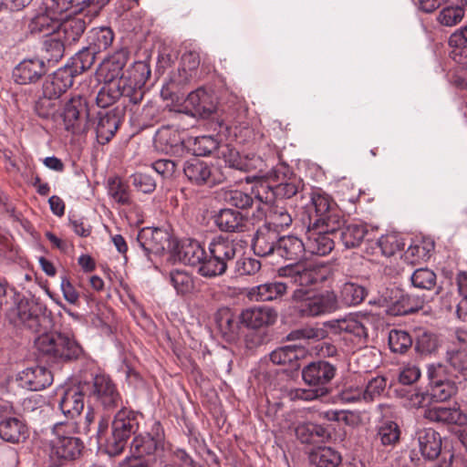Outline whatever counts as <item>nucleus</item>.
<instances>
[{
	"label": "nucleus",
	"instance_id": "nucleus-44",
	"mask_svg": "<svg viewBox=\"0 0 467 467\" xmlns=\"http://www.w3.org/2000/svg\"><path fill=\"white\" fill-rule=\"evenodd\" d=\"M168 280L178 296H186L194 291V277L185 270H171L168 275Z\"/></svg>",
	"mask_w": 467,
	"mask_h": 467
},
{
	"label": "nucleus",
	"instance_id": "nucleus-55",
	"mask_svg": "<svg viewBox=\"0 0 467 467\" xmlns=\"http://www.w3.org/2000/svg\"><path fill=\"white\" fill-rule=\"evenodd\" d=\"M436 274L429 268H419L410 276L412 285L423 290L433 289L436 285Z\"/></svg>",
	"mask_w": 467,
	"mask_h": 467
},
{
	"label": "nucleus",
	"instance_id": "nucleus-45",
	"mask_svg": "<svg viewBox=\"0 0 467 467\" xmlns=\"http://www.w3.org/2000/svg\"><path fill=\"white\" fill-rule=\"evenodd\" d=\"M310 460L317 467H338L342 456L337 450L328 447H319L310 454Z\"/></svg>",
	"mask_w": 467,
	"mask_h": 467
},
{
	"label": "nucleus",
	"instance_id": "nucleus-19",
	"mask_svg": "<svg viewBox=\"0 0 467 467\" xmlns=\"http://www.w3.org/2000/svg\"><path fill=\"white\" fill-rule=\"evenodd\" d=\"M55 0H44V11L36 15L29 23V31L34 35H44L45 37L57 32L58 21L62 19L63 12L51 6Z\"/></svg>",
	"mask_w": 467,
	"mask_h": 467
},
{
	"label": "nucleus",
	"instance_id": "nucleus-24",
	"mask_svg": "<svg viewBox=\"0 0 467 467\" xmlns=\"http://www.w3.org/2000/svg\"><path fill=\"white\" fill-rule=\"evenodd\" d=\"M88 115L87 99L78 94L71 96L63 109V120L67 130H75Z\"/></svg>",
	"mask_w": 467,
	"mask_h": 467
},
{
	"label": "nucleus",
	"instance_id": "nucleus-63",
	"mask_svg": "<svg viewBox=\"0 0 467 467\" xmlns=\"http://www.w3.org/2000/svg\"><path fill=\"white\" fill-rule=\"evenodd\" d=\"M261 262L252 257H240L234 263V272L239 275H253L261 269Z\"/></svg>",
	"mask_w": 467,
	"mask_h": 467
},
{
	"label": "nucleus",
	"instance_id": "nucleus-32",
	"mask_svg": "<svg viewBox=\"0 0 467 467\" xmlns=\"http://www.w3.org/2000/svg\"><path fill=\"white\" fill-rule=\"evenodd\" d=\"M154 144L156 149L161 152L175 153L182 144V138L175 126L166 125L156 131Z\"/></svg>",
	"mask_w": 467,
	"mask_h": 467
},
{
	"label": "nucleus",
	"instance_id": "nucleus-23",
	"mask_svg": "<svg viewBox=\"0 0 467 467\" xmlns=\"http://www.w3.org/2000/svg\"><path fill=\"white\" fill-rule=\"evenodd\" d=\"M124 117V109L115 108L108 111H99L96 127L99 143L109 142L119 129Z\"/></svg>",
	"mask_w": 467,
	"mask_h": 467
},
{
	"label": "nucleus",
	"instance_id": "nucleus-40",
	"mask_svg": "<svg viewBox=\"0 0 467 467\" xmlns=\"http://www.w3.org/2000/svg\"><path fill=\"white\" fill-rule=\"evenodd\" d=\"M425 418L447 424L464 425L467 423V415L460 408H447L443 406L433 407L425 411Z\"/></svg>",
	"mask_w": 467,
	"mask_h": 467
},
{
	"label": "nucleus",
	"instance_id": "nucleus-13",
	"mask_svg": "<svg viewBox=\"0 0 467 467\" xmlns=\"http://www.w3.org/2000/svg\"><path fill=\"white\" fill-rule=\"evenodd\" d=\"M183 172L189 182L197 186L213 187L226 179L219 168L195 157L184 162Z\"/></svg>",
	"mask_w": 467,
	"mask_h": 467
},
{
	"label": "nucleus",
	"instance_id": "nucleus-26",
	"mask_svg": "<svg viewBox=\"0 0 467 467\" xmlns=\"http://www.w3.org/2000/svg\"><path fill=\"white\" fill-rule=\"evenodd\" d=\"M20 385L32 391H38L50 386L53 375L49 369L43 366H36L24 369L18 374Z\"/></svg>",
	"mask_w": 467,
	"mask_h": 467
},
{
	"label": "nucleus",
	"instance_id": "nucleus-6",
	"mask_svg": "<svg viewBox=\"0 0 467 467\" xmlns=\"http://www.w3.org/2000/svg\"><path fill=\"white\" fill-rule=\"evenodd\" d=\"M36 349L56 362H72L83 354V348L73 336L61 332H49L35 339Z\"/></svg>",
	"mask_w": 467,
	"mask_h": 467
},
{
	"label": "nucleus",
	"instance_id": "nucleus-27",
	"mask_svg": "<svg viewBox=\"0 0 467 467\" xmlns=\"http://www.w3.org/2000/svg\"><path fill=\"white\" fill-rule=\"evenodd\" d=\"M73 85L70 68L61 67L48 77L43 84V95L57 99Z\"/></svg>",
	"mask_w": 467,
	"mask_h": 467
},
{
	"label": "nucleus",
	"instance_id": "nucleus-11",
	"mask_svg": "<svg viewBox=\"0 0 467 467\" xmlns=\"http://www.w3.org/2000/svg\"><path fill=\"white\" fill-rule=\"evenodd\" d=\"M369 317L367 315L350 314L344 318L331 319L323 323L324 327L335 335L345 334L354 344L363 346L368 337L367 325Z\"/></svg>",
	"mask_w": 467,
	"mask_h": 467
},
{
	"label": "nucleus",
	"instance_id": "nucleus-62",
	"mask_svg": "<svg viewBox=\"0 0 467 467\" xmlns=\"http://www.w3.org/2000/svg\"><path fill=\"white\" fill-rule=\"evenodd\" d=\"M386 384L384 377L378 376L369 379L366 387L363 388L364 401L370 402L379 397L385 390Z\"/></svg>",
	"mask_w": 467,
	"mask_h": 467
},
{
	"label": "nucleus",
	"instance_id": "nucleus-51",
	"mask_svg": "<svg viewBox=\"0 0 467 467\" xmlns=\"http://www.w3.org/2000/svg\"><path fill=\"white\" fill-rule=\"evenodd\" d=\"M267 222L265 224H270V227L278 231L291 225L292 215L287 209L278 203L273 204L266 215Z\"/></svg>",
	"mask_w": 467,
	"mask_h": 467
},
{
	"label": "nucleus",
	"instance_id": "nucleus-16",
	"mask_svg": "<svg viewBox=\"0 0 467 467\" xmlns=\"http://www.w3.org/2000/svg\"><path fill=\"white\" fill-rule=\"evenodd\" d=\"M446 368L441 363L430 364L427 368L429 395L432 402H442L449 400L457 391L454 381L446 379Z\"/></svg>",
	"mask_w": 467,
	"mask_h": 467
},
{
	"label": "nucleus",
	"instance_id": "nucleus-5",
	"mask_svg": "<svg viewBox=\"0 0 467 467\" xmlns=\"http://www.w3.org/2000/svg\"><path fill=\"white\" fill-rule=\"evenodd\" d=\"M143 414L130 408L120 406L113 417L110 435L106 439L105 451L110 457L120 455L128 441L140 429Z\"/></svg>",
	"mask_w": 467,
	"mask_h": 467
},
{
	"label": "nucleus",
	"instance_id": "nucleus-4",
	"mask_svg": "<svg viewBox=\"0 0 467 467\" xmlns=\"http://www.w3.org/2000/svg\"><path fill=\"white\" fill-rule=\"evenodd\" d=\"M328 274L329 270L326 265L311 262L289 264L277 269L279 277L289 279L293 285L297 286L291 295V301L294 304L295 312L299 317L303 318L298 311L299 303L294 299L296 292L301 289L311 295L320 294L321 291L316 292L307 287L324 283L327 281Z\"/></svg>",
	"mask_w": 467,
	"mask_h": 467
},
{
	"label": "nucleus",
	"instance_id": "nucleus-10",
	"mask_svg": "<svg viewBox=\"0 0 467 467\" xmlns=\"http://www.w3.org/2000/svg\"><path fill=\"white\" fill-rule=\"evenodd\" d=\"M310 200L309 209L314 210V214L309 215L308 223L321 225L327 231L338 230L343 218L333 199L321 189H316L311 192Z\"/></svg>",
	"mask_w": 467,
	"mask_h": 467
},
{
	"label": "nucleus",
	"instance_id": "nucleus-50",
	"mask_svg": "<svg viewBox=\"0 0 467 467\" xmlns=\"http://www.w3.org/2000/svg\"><path fill=\"white\" fill-rule=\"evenodd\" d=\"M96 54L90 47H87L79 50L71 59V65L66 66L64 68H70L72 78L75 75L89 69L95 62Z\"/></svg>",
	"mask_w": 467,
	"mask_h": 467
},
{
	"label": "nucleus",
	"instance_id": "nucleus-20",
	"mask_svg": "<svg viewBox=\"0 0 467 467\" xmlns=\"http://www.w3.org/2000/svg\"><path fill=\"white\" fill-rule=\"evenodd\" d=\"M337 236V230L327 231L321 225L308 223L306 231V251L311 254L326 255L334 248V238Z\"/></svg>",
	"mask_w": 467,
	"mask_h": 467
},
{
	"label": "nucleus",
	"instance_id": "nucleus-42",
	"mask_svg": "<svg viewBox=\"0 0 467 467\" xmlns=\"http://www.w3.org/2000/svg\"><path fill=\"white\" fill-rule=\"evenodd\" d=\"M87 27V22L78 16L70 17L57 26V34L63 39L67 46H70L79 40Z\"/></svg>",
	"mask_w": 467,
	"mask_h": 467
},
{
	"label": "nucleus",
	"instance_id": "nucleus-9",
	"mask_svg": "<svg viewBox=\"0 0 467 467\" xmlns=\"http://www.w3.org/2000/svg\"><path fill=\"white\" fill-rule=\"evenodd\" d=\"M81 389L103 410L113 411L122 406L117 385L106 374H96L90 380L81 381Z\"/></svg>",
	"mask_w": 467,
	"mask_h": 467
},
{
	"label": "nucleus",
	"instance_id": "nucleus-18",
	"mask_svg": "<svg viewBox=\"0 0 467 467\" xmlns=\"http://www.w3.org/2000/svg\"><path fill=\"white\" fill-rule=\"evenodd\" d=\"M8 321L17 327H25L33 332H38L41 326V315L36 304L26 299H21L11 307L7 313Z\"/></svg>",
	"mask_w": 467,
	"mask_h": 467
},
{
	"label": "nucleus",
	"instance_id": "nucleus-56",
	"mask_svg": "<svg viewBox=\"0 0 467 467\" xmlns=\"http://www.w3.org/2000/svg\"><path fill=\"white\" fill-rule=\"evenodd\" d=\"M221 154L224 160L225 164L232 169L248 171L251 169V163L246 157H242L240 153L229 146H225Z\"/></svg>",
	"mask_w": 467,
	"mask_h": 467
},
{
	"label": "nucleus",
	"instance_id": "nucleus-30",
	"mask_svg": "<svg viewBox=\"0 0 467 467\" xmlns=\"http://www.w3.org/2000/svg\"><path fill=\"white\" fill-rule=\"evenodd\" d=\"M51 5L59 9L63 14L68 10L73 13H86L90 18L97 16L101 9L109 4V0H55Z\"/></svg>",
	"mask_w": 467,
	"mask_h": 467
},
{
	"label": "nucleus",
	"instance_id": "nucleus-35",
	"mask_svg": "<svg viewBox=\"0 0 467 467\" xmlns=\"http://www.w3.org/2000/svg\"><path fill=\"white\" fill-rule=\"evenodd\" d=\"M418 443L421 455L427 460H434L441 451V438L431 428L420 430L417 432Z\"/></svg>",
	"mask_w": 467,
	"mask_h": 467
},
{
	"label": "nucleus",
	"instance_id": "nucleus-7",
	"mask_svg": "<svg viewBox=\"0 0 467 467\" xmlns=\"http://www.w3.org/2000/svg\"><path fill=\"white\" fill-rule=\"evenodd\" d=\"M337 368L331 363L325 360L312 362L302 370V378L311 389H296L294 391V399L311 401L328 393L327 384L335 377Z\"/></svg>",
	"mask_w": 467,
	"mask_h": 467
},
{
	"label": "nucleus",
	"instance_id": "nucleus-15",
	"mask_svg": "<svg viewBox=\"0 0 467 467\" xmlns=\"http://www.w3.org/2000/svg\"><path fill=\"white\" fill-rule=\"evenodd\" d=\"M169 243V234L160 228L146 227L141 229L132 243V247L137 252L151 261V255H160L165 250Z\"/></svg>",
	"mask_w": 467,
	"mask_h": 467
},
{
	"label": "nucleus",
	"instance_id": "nucleus-1",
	"mask_svg": "<svg viewBox=\"0 0 467 467\" xmlns=\"http://www.w3.org/2000/svg\"><path fill=\"white\" fill-rule=\"evenodd\" d=\"M208 250L196 240L185 239L176 244L173 253L181 263L195 267L201 276L213 278L224 275L241 251L235 240L223 236L213 239Z\"/></svg>",
	"mask_w": 467,
	"mask_h": 467
},
{
	"label": "nucleus",
	"instance_id": "nucleus-39",
	"mask_svg": "<svg viewBox=\"0 0 467 467\" xmlns=\"http://www.w3.org/2000/svg\"><path fill=\"white\" fill-rule=\"evenodd\" d=\"M67 45L56 32L50 34L42 41V58L47 66H54L63 57Z\"/></svg>",
	"mask_w": 467,
	"mask_h": 467
},
{
	"label": "nucleus",
	"instance_id": "nucleus-17",
	"mask_svg": "<svg viewBox=\"0 0 467 467\" xmlns=\"http://www.w3.org/2000/svg\"><path fill=\"white\" fill-rule=\"evenodd\" d=\"M13 410L7 402L0 406V439L17 444L27 439L28 429L22 419L14 416Z\"/></svg>",
	"mask_w": 467,
	"mask_h": 467
},
{
	"label": "nucleus",
	"instance_id": "nucleus-48",
	"mask_svg": "<svg viewBox=\"0 0 467 467\" xmlns=\"http://www.w3.org/2000/svg\"><path fill=\"white\" fill-rule=\"evenodd\" d=\"M108 193L118 204H131V197L129 185L119 177H110L107 181Z\"/></svg>",
	"mask_w": 467,
	"mask_h": 467
},
{
	"label": "nucleus",
	"instance_id": "nucleus-37",
	"mask_svg": "<svg viewBox=\"0 0 467 467\" xmlns=\"http://www.w3.org/2000/svg\"><path fill=\"white\" fill-rule=\"evenodd\" d=\"M185 103L187 107L191 108L192 115L202 118L209 117L215 110L213 99L204 88H197L191 92Z\"/></svg>",
	"mask_w": 467,
	"mask_h": 467
},
{
	"label": "nucleus",
	"instance_id": "nucleus-21",
	"mask_svg": "<svg viewBox=\"0 0 467 467\" xmlns=\"http://www.w3.org/2000/svg\"><path fill=\"white\" fill-rule=\"evenodd\" d=\"M47 72V66L38 57L26 58L13 69L14 81L19 85L35 84Z\"/></svg>",
	"mask_w": 467,
	"mask_h": 467
},
{
	"label": "nucleus",
	"instance_id": "nucleus-46",
	"mask_svg": "<svg viewBox=\"0 0 467 467\" xmlns=\"http://www.w3.org/2000/svg\"><path fill=\"white\" fill-rule=\"evenodd\" d=\"M182 67L179 68V84H186L196 77L197 69L200 66V55L197 51H186L182 56Z\"/></svg>",
	"mask_w": 467,
	"mask_h": 467
},
{
	"label": "nucleus",
	"instance_id": "nucleus-41",
	"mask_svg": "<svg viewBox=\"0 0 467 467\" xmlns=\"http://www.w3.org/2000/svg\"><path fill=\"white\" fill-rule=\"evenodd\" d=\"M305 243L295 235L279 236L276 254L290 261L301 259L306 253Z\"/></svg>",
	"mask_w": 467,
	"mask_h": 467
},
{
	"label": "nucleus",
	"instance_id": "nucleus-31",
	"mask_svg": "<svg viewBox=\"0 0 467 467\" xmlns=\"http://www.w3.org/2000/svg\"><path fill=\"white\" fill-rule=\"evenodd\" d=\"M217 327L226 341H234L241 331V314L236 315L229 308L220 309L215 316Z\"/></svg>",
	"mask_w": 467,
	"mask_h": 467
},
{
	"label": "nucleus",
	"instance_id": "nucleus-58",
	"mask_svg": "<svg viewBox=\"0 0 467 467\" xmlns=\"http://www.w3.org/2000/svg\"><path fill=\"white\" fill-rule=\"evenodd\" d=\"M299 349L296 346H285L273 350L269 357L275 365L290 364L298 359Z\"/></svg>",
	"mask_w": 467,
	"mask_h": 467
},
{
	"label": "nucleus",
	"instance_id": "nucleus-14",
	"mask_svg": "<svg viewBox=\"0 0 467 467\" xmlns=\"http://www.w3.org/2000/svg\"><path fill=\"white\" fill-rule=\"evenodd\" d=\"M164 432L161 424L155 421L150 431L134 436L130 444V453L137 457L155 460L159 451L163 450Z\"/></svg>",
	"mask_w": 467,
	"mask_h": 467
},
{
	"label": "nucleus",
	"instance_id": "nucleus-52",
	"mask_svg": "<svg viewBox=\"0 0 467 467\" xmlns=\"http://www.w3.org/2000/svg\"><path fill=\"white\" fill-rule=\"evenodd\" d=\"M191 150L195 156H208L219 149V142L213 136H199L189 140Z\"/></svg>",
	"mask_w": 467,
	"mask_h": 467
},
{
	"label": "nucleus",
	"instance_id": "nucleus-28",
	"mask_svg": "<svg viewBox=\"0 0 467 467\" xmlns=\"http://www.w3.org/2000/svg\"><path fill=\"white\" fill-rule=\"evenodd\" d=\"M276 319L277 312L269 306L251 307L241 313L242 324L252 329L271 326Z\"/></svg>",
	"mask_w": 467,
	"mask_h": 467
},
{
	"label": "nucleus",
	"instance_id": "nucleus-60",
	"mask_svg": "<svg viewBox=\"0 0 467 467\" xmlns=\"http://www.w3.org/2000/svg\"><path fill=\"white\" fill-rule=\"evenodd\" d=\"M81 432L80 425L78 420H61L53 425V440H59L61 437H75L74 434Z\"/></svg>",
	"mask_w": 467,
	"mask_h": 467
},
{
	"label": "nucleus",
	"instance_id": "nucleus-43",
	"mask_svg": "<svg viewBox=\"0 0 467 467\" xmlns=\"http://www.w3.org/2000/svg\"><path fill=\"white\" fill-rule=\"evenodd\" d=\"M424 305V299L413 295L401 294L400 297L392 303L389 311L395 316H405L421 309Z\"/></svg>",
	"mask_w": 467,
	"mask_h": 467
},
{
	"label": "nucleus",
	"instance_id": "nucleus-47",
	"mask_svg": "<svg viewBox=\"0 0 467 467\" xmlns=\"http://www.w3.org/2000/svg\"><path fill=\"white\" fill-rule=\"evenodd\" d=\"M114 33L109 27L93 28L88 36V47L95 53H100L106 50L112 44Z\"/></svg>",
	"mask_w": 467,
	"mask_h": 467
},
{
	"label": "nucleus",
	"instance_id": "nucleus-3",
	"mask_svg": "<svg viewBox=\"0 0 467 467\" xmlns=\"http://www.w3.org/2000/svg\"><path fill=\"white\" fill-rule=\"evenodd\" d=\"M150 76V69L146 62H135L128 72V77H121L119 80L113 81L104 79V84L96 97L97 105L105 109L119 99H122L124 109L128 103L139 104L143 99V87Z\"/></svg>",
	"mask_w": 467,
	"mask_h": 467
},
{
	"label": "nucleus",
	"instance_id": "nucleus-64",
	"mask_svg": "<svg viewBox=\"0 0 467 467\" xmlns=\"http://www.w3.org/2000/svg\"><path fill=\"white\" fill-rule=\"evenodd\" d=\"M337 400L341 403H357L364 401L363 387L348 385L344 386L337 393Z\"/></svg>",
	"mask_w": 467,
	"mask_h": 467
},
{
	"label": "nucleus",
	"instance_id": "nucleus-53",
	"mask_svg": "<svg viewBox=\"0 0 467 467\" xmlns=\"http://www.w3.org/2000/svg\"><path fill=\"white\" fill-rule=\"evenodd\" d=\"M381 254L387 257L392 256L404 247V243L396 233L387 234L378 239L376 243Z\"/></svg>",
	"mask_w": 467,
	"mask_h": 467
},
{
	"label": "nucleus",
	"instance_id": "nucleus-57",
	"mask_svg": "<svg viewBox=\"0 0 467 467\" xmlns=\"http://www.w3.org/2000/svg\"><path fill=\"white\" fill-rule=\"evenodd\" d=\"M464 17L463 9L456 5L443 7L437 16V21L444 26H454Z\"/></svg>",
	"mask_w": 467,
	"mask_h": 467
},
{
	"label": "nucleus",
	"instance_id": "nucleus-59",
	"mask_svg": "<svg viewBox=\"0 0 467 467\" xmlns=\"http://www.w3.org/2000/svg\"><path fill=\"white\" fill-rule=\"evenodd\" d=\"M437 348L438 339L434 334L424 330H420L418 332L415 342V349L417 352L428 355L434 352Z\"/></svg>",
	"mask_w": 467,
	"mask_h": 467
},
{
	"label": "nucleus",
	"instance_id": "nucleus-12",
	"mask_svg": "<svg viewBox=\"0 0 467 467\" xmlns=\"http://www.w3.org/2000/svg\"><path fill=\"white\" fill-rule=\"evenodd\" d=\"M449 371L459 384L467 386V331L458 330L446 351Z\"/></svg>",
	"mask_w": 467,
	"mask_h": 467
},
{
	"label": "nucleus",
	"instance_id": "nucleus-54",
	"mask_svg": "<svg viewBox=\"0 0 467 467\" xmlns=\"http://www.w3.org/2000/svg\"><path fill=\"white\" fill-rule=\"evenodd\" d=\"M411 336L405 330L392 329L389 335V346L392 352L403 354L411 346Z\"/></svg>",
	"mask_w": 467,
	"mask_h": 467
},
{
	"label": "nucleus",
	"instance_id": "nucleus-34",
	"mask_svg": "<svg viewBox=\"0 0 467 467\" xmlns=\"http://www.w3.org/2000/svg\"><path fill=\"white\" fill-rule=\"evenodd\" d=\"M288 285L280 281L267 282L249 289L247 296L254 301H274L287 294Z\"/></svg>",
	"mask_w": 467,
	"mask_h": 467
},
{
	"label": "nucleus",
	"instance_id": "nucleus-61",
	"mask_svg": "<svg viewBox=\"0 0 467 467\" xmlns=\"http://www.w3.org/2000/svg\"><path fill=\"white\" fill-rule=\"evenodd\" d=\"M224 201L238 209H247L253 204V197L239 190H230L224 192Z\"/></svg>",
	"mask_w": 467,
	"mask_h": 467
},
{
	"label": "nucleus",
	"instance_id": "nucleus-8",
	"mask_svg": "<svg viewBox=\"0 0 467 467\" xmlns=\"http://www.w3.org/2000/svg\"><path fill=\"white\" fill-rule=\"evenodd\" d=\"M267 182H262L259 185L258 196H261V191L265 192L268 190L271 197L266 195L265 200L271 201L272 198L278 199H290L299 192L303 187L302 182L296 176L292 175L289 167L279 162L274 166L266 174Z\"/></svg>",
	"mask_w": 467,
	"mask_h": 467
},
{
	"label": "nucleus",
	"instance_id": "nucleus-38",
	"mask_svg": "<svg viewBox=\"0 0 467 467\" xmlns=\"http://www.w3.org/2000/svg\"><path fill=\"white\" fill-rule=\"evenodd\" d=\"M342 226L337 230V235L346 248L359 246L369 234L368 225L361 222Z\"/></svg>",
	"mask_w": 467,
	"mask_h": 467
},
{
	"label": "nucleus",
	"instance_id": "nucleus-2",
	"mask_svg": "<svg viewBox=\"0 0 467 467\" xmlns=\"http://www.w3.org/2000/svg\"><path fill=\"white\" fill-rule=\"evenodd\" d=\"M368 295L365 286L352 282H345L339 289V296L333 290H324L318 295L298 290L294 299L299 303L298 311L303 318H315L330 315L343 306H356L361 304Z\"/></svg>",
	"mask_w": 467,
	"mask_h": 467
},
{
	"label": "nucleus",
	"instance_id": "nucleus-22",
	"mask_svg": "<svg viewBox=\"0 0 467 467\" xmlns=\"http://www.w3.org/2000/svg\"><path fill=\"white\" fill-rule=\"evenodd\" d=\"M81 381L78 386L67 389L61 397L58 408L67 420H78L84 410V396Z\"/></svg>",
	"mask_w": 467,
	"mask_h": 467
},
{
	"label": "nucleus",
	"instance_id": "nucleus-49",
	"mask_svg": "<svg viewBox=\"0 0 467 467\" xmlns=\"http://www.w3.org/2000/svg\"><path fill=\"white\" fill-rule=\"evenodd\" d=\"M376 438L383 446H395L400 438L399 425L393 420H383L377 426Z\"/></svg>",
	"mask_w": 467,
	"mask_h": 467
},
{
	"label": "nucleus",
	"instance_id": "nucleus-33",
	"mask_svg": "<svg viewBox=\"0 0 467 467\" xmlns=\"http://www.w3.org/2000/svg\"><path fill=\"white\" fill-rule=\"evenodd\" d=\"M128 52L120 49L103 60L101 74H104L106 80H119L121 77H128V72L132 68L123 71L128 61Z\"/></svg>",
	"mask_w": 467,
	"mask_h": 467
},
{
	"label": "nucleus",
	"instance_id": "nucleus-29",
	"mask_svg": "<svg viewBox=\"0 0 467 467\" xmlns=\"http://www.w3.org/2000/svg\"><path fill=\"white\" fill-rule=\"evenodd\" d=\"M84 449V443L78 437H61L51 441L52 454L63 462L78 459Z\"/></svg>",
	"mask_w": 467,
	"mask_h": 467
},
{
	"label": "nucleus",
	"instance_id": "nucleus-25",
	"mask_svg": "<svg viewBox=\"0 0 467 467\" xmlns=\"http://www.w3.org/2000/svg\"><path fill=\"white\" fill-rule=\"evenodd\" d=\"M279 240V233L270 227V224H263L255 232L252 240L254 253L261 257H265L276 253Z\"/></svg>",
	"mask_w": 467,
	"mask_h": 467
},
{
	"label": "nucleus",
	"instance_id": "nucleus-36",
	"mask_svg": "<svg viewBox=\"0 0 467 467\" xmlns=\"http://www.w3.org/2000/svg\"><path fill=\"white\" fill-rule=\"evenodd\" d=\"M217 227L226 233L244 232L246 227V218L239 211L225 208L219 211L214 219Z\"/></svg>",
	"mask_w": 467,
	"mask_h": 467
}]
</instances>
